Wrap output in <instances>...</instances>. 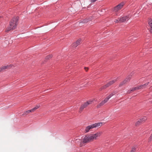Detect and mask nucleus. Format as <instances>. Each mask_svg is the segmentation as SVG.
Returning <instances> with one entry per match:
<instances>
[{
	"label": "nucleus",
	"mask_w": 152,
	"mask_h": 152,
	"mask_svg": "<svg viewBox=\"0 0 152 152\" xmlns=\"http://www.w3.org/2000/svg\"><path fill=\"white\" fill-rule=\"evenodd\" d=\"M102 132H98L95 134L86 135L83 138V143H88L97 139L102 134Z\"/></svg>",
	"instance_id": "nucleus-1"
},
{
	"label": "nucleus",
	"mask_w": 152,
	"mask_h": 152,
	"mask_svg": "<svg viewBox=\"0 0 152 152\" xmlns=\"http://www.w3.org/2000/svg\"><path fill=\"white\" fill-rule=\"evenodd\" d=\"M19 19L18 17H14L12 19L10 24V26L6 29V31H8L11 30L15 29L18 24V21Z\"/></svg>",
	"instance_id": "nucleus-2"
},
{
	"label": "nucleus",
	"mask_w": 152,
	"mask_h": 152,
	"mask_svg": "<svg viewBox=\"0 0 152 152\" xmlns=\"http://www.w3.org/2000/svg\"><path fill=\"white\" fill-rule=\"evenodd\" d=\"M116 93L115 91H114L110 94L107 97L105 98L101 102L97 105V107L99 108L101 106L104 105L105 103L107 102L109 99Z\"/></svg>",
	"instance_id": "nucleus-3"
},
{
	"label": "nucleus",
	"mask_w": 152,
	"mask_h": 152,
	"mask_svg": "<svg viewBox=\"0 0 152 152\" xmlns=\"http://www.w3.org/2000/svg\"><path fill=\"white\" fill-rule=\"evenodd\" d=\"M102 124V123H98L87 126L85 128V132L87 133L91 129L99 126H101Z\"/></svg>",
	"instance_id": "nucleus-4"
},
{
	"label": "nucleus",
	"mask_w": 152,
	"mask_h": 152,
	"mask_svg": "<svg viewBox=\"0 0 152 152\" xmlns=\"http://www.w3.org/2000/svg\"><path fill=\"white\" fill-rule=\"evenodd\" d=\"M92 102L93 101L92 100H89L86 102H85L83 104H82L80 109V112H81L84 108H86L88 106V105L91 104Z\"/></svg>",
	"instance_id": "nucleus-5"
},
{
	"label": "nucleus",
	"mask_w": 152,
	"mask_h": 152,
	"mask_svg": "<svg viewBox=\"0 0 152 152\" xmlns=\"http://www.w3.org/2000/svg\"><path fill=\"white\" fill-rule=\"evenodd\" d=\"M124 5L123 2H121L115 6L113 8V11L115 12H116L120 10L123 7Z\"/></svg>",
	"instance_id": "nucleus-6"
},
{
	"label": "nucleus",
	"mask_w": 152,
	"mask_h": 152,
	"mask_svg": "<svg viewBox=\"0 0 152 152\" xmlns=\"http://www.w3.org/2000/svg\"><path fill=\"white\" fill-rule=\"evenodd\" d=\"M13 66V65L11 64L2 66L0 68V72L4 71L6 69H9L12 68Z\"/></svg>",
	"instance_id": "nucleus-7"
},
{
	"label": "nucleus",
	"mask_w": 152,
	"mask_h": 152,
	"mask_svg": "<svg viewBox=\"0 0 152 152\" xmlns=\"http://www.w3.org/2000/svg\"><path fill=\"white\" fill-rule=\"evenodd\" d=\"M116 81V80H113L112 81H110L108 83L105 85H104L103 86H102L100 88V90H101L103 89H104L110 86L111 85L113 84Z\"/></svg>",
	"instance_id": "nucleus-8"
},
{
	"label": "nucleus",
	"mask_w": 152,
	"mask_h": 152,
	"mask_svg": "<svg viewBox=\"0 0 152 152\" xmlns=\"http://www.w3.org/2000/svg\"><path fill=\"white\" fill-rule=\"evenodd\" d=\"M130 15H127L120 18L121 22H123L129 20L131 18Z\"/></svg>",
	"instance_id": "nucleus-9"
},
{
	"label": "nucleus",
	"mask_w": 152,
	"mask_h": 152,
	"mask_svg": "<svg viewBox=\"0 0 152 152\" xmlns=\"http://www.w3.org/2000/svg\"><path fill=\"white\" fill-rule=\"evenodd\" d=\"M147 119V118L146 116H143L135 124L136 125H137L140 123L145 121Z\"/></svg>",
	"instance_id": "nucleus-10"
},
{
	"label": "nucleus",
	"mask_w": 152,
	"mask_h": 152,
	"mask_svg": "<svg viewBox=\"0 0 152 152\" xmlns=\"http://www.w3.org/2000/svg\"><path fill=\"white\" fill-rule=\"evenodd\" d=\"M92 19V17L91 16L86 18L82 22L80 23V24H81V23H87L88 21H91Z\"/></svg>",
	"instance_id": "nucleus-11"
},
{
	"label": "nucleus",
	"mask_w": 152,
	"mask_h": 152,
	"mask_svg": "<svg viewBox=\"0 0 152 152\" xmlns=\"http://www.w3.org/2000/svg\"><path fill=\"white\" fill-rule=\"evenodd\" d=\"M81 41L80 39H79L77 41L73 44L72 45V46L73 47H76L79 45L81 43Z\"/></svg>",
	"instance_id": "nucleus-12"
},
{
	"label": "nucleus",
	"mask_w": 152,
	"mask_h": 152,
	"mask_svg": "<svg viewBox=\"0 0 152 152\" xmlns=\"http://www.w3.org/2000/svg\"><path fill=\"white\" fill-rule=\"evenodd\" d=\"M131 78L130 77H129L128 78H126L125 80L121 82L119 85V87H121L124 85V84L126 83L128 81H129Z\"/></svg>",
	"instance_id": "nucleus-13"
},
{
	"label": "nucleus",
	"mask_w": 152,
	"mask_h": 152,
	"mask_svg": "<svg viewBox=\"0 0 152 152\" xmlns=\"http://www.w3.org/2000/svg\"><path fill=\"white\" fill-rule=\"evenodd\" d=\"M140 89L139 86H138L137 87H135L134 88H132V89H131L130 90H129L128 91V93H131L132 91H135L136 90Z\"/></svg>",
	"instance_id": "nucleus-14"
},
{
	"label": "nucleus",
	"mask_w": 152,
	"mask_h": 152,
	"mask_svg": "<svg viewBox=\"0 0 152 152\" xmlns=\"http://www.w3.org/2000/svg\"><path fill=\"white\" fill-rule=\"evenodd\" d=\"M149 82H148L145 84L143 85L139 86L140 89H143L145 88L148 85Z\"/></svg>",
	"instance_id": "nucleus-15"
},
{
	"label": "nucleus",
	"mask_w": 152,
	"mask_h": 152,
	"mask_svg": "<svg viewBox=\"0 0 152 152\" xmlns=\"http://www.w3.org/2000/svg\"><path fill=\"white\" fill-rule=\"evenodd\" d=\"M31 112V110H28L24 112L23 114H22V115L23 116L26 115H27L29 113Z\"/></svg>",
	"instance_id": "nucleus-16"
},
{
	"label": "nucleus",
	"mask_w": 152,
	"mask_h": 152,
	"mask_svg": "<svg viewBox=\"0 0 152 152\" xmlns=\"http://www.w3.org/2000/svg\"><path fill=\"white\" fill-rule=\"evenodd\" d=\"M148 24H149V25L150 26V32L152 34V20H151L149 21V22L148 23Z\"/></svg>",
	"instance_id": "nucleus-17"
},
{
	"label": "nucleus",
	"mask_w": 152,
	"mask_h": 152,
	"mask_svg": "<svg viewBox=\"0 0 152 152\" xmlns=\"http://www.w3.org/2000/svg\"><path fill=\"white\" fill-rule=\"evenodd\" d=\"M39 107V106L37 105L35 107H33L32 109L30 110L31 112H34Z\"/></svg>",
	"instance_id": "nucleus-18"
},
{
	"label": "nucleus",
	"mask_w": 152,
	"mask_h": 152,
	"mask_svg": "<svg viewBox=\"0 0 152 152\" xmlns=\"http://www.w3.org/2000/svg\"><path fill=\"white\" fill-rule=\"evenodd\" d=\"M114 22L116 23H118L119 22H121V20H120V18H118V19H115V20Z\"/></svg>",
	"instance_id": "nucleus-19"
},
{
	"label": "nucleus",
	"mask_w": 152,
	"mask_h": 152,
	"mask_svg": "<svg viewBox=\"0 0 152 152\" xmlns=\"http://www.w3.org/2000/svg\"><path fill=\"white\" fill-rule=\"evenodd\" d=\"M52 57V56L50 55H48L46 57V58L47 59H49Z\"/></svg>",
	"instance_id": "nucleus-20"
},
{
	"label": "nucleus",
	"mask_w": 152,
	"mask_h": 152,
	"mask_svg": "<svg viewBox=\"0 0 152 152\" xmlns=\"http://www.w3.org/2000/svg\"><path fill=\"white\" fill-rule=\"evenodd\" d=\"M84 69L86 72H87L88 70V67H85Z\"/></svg>",
	"instance_id": "nucleus-21"
},
{
	"label": "nucleus",
	"mask_w": 152,
	"mask_h": 152,
	"mask_svg": "<svg viewBox=\"0 0 152 152\" xmlns=\"http://www.w3.org/2000/svg\"><path fill=\"white\" fill-rule=\"evenodd\" d=\"M149 139L150 141L152 140V133L149 137Z\"/></svg>",
	"instance_id": "nucleus-22"
},
{
	"label": "nucleus",
	"mask_w": 152,
	"mask_h": 152,
	"mask_svg": "<svg viewBox=\"0 0 152 152\" xmlns=\"http://www.w3.org/2000/svg\"><path fill=\"white\" fill-rule=\"evenodd\" d=\"M135 150V148H132V151H131L130 152H134Z\"/></svg>",
	"instance_id": "nucleus-23"
},
{
	"label": "nucleus",
	"mask_w": 152,
	"mask_h": 152,
	"mask_svg": "<svg viewBox=\"0 0 152 152\" xmlns=\"http://www.w3.org/2000/svg\"><path fill=\"white\" fill-rule=\"evenodd\" d=\"M134 73V72H133V73ZM133 75V74H132V73H131V74L130 75H131V76H132V75Z\"/></svg>",
	"instance_id": "nucleus-24"
},
{
	"label": "nucleus",
	"mask_w": 152,
	"mask_h": 152,
	"mask_svg": "<svg viewBox=\"0 0 152 152\" xmlns=\"http://www.w3.org/2000/svg\"><path fill=\"white\" fill-rule=\"evenodd\" d=\"M152 89V86L150 88V90Z\"/></svg>",
	"instance_id": "nucleus-25"
}]
</instances>
